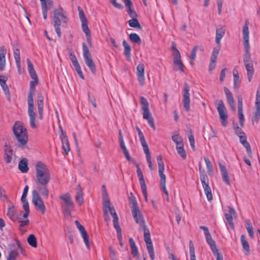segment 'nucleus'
Listing matches in <instances>:
<instances>
[{"mask_svg": "<svg viewBox=\"0 0 260 260\" xmlns=\"http://www.w3.org/2000/svg\"><path fill=\"white\" fill-rule=\"evenodd\" d=\"M172 48L174 51V52L173 53V56H175L177 54V55H181L180 52L177 49L176 45L174 42H172Z\"/></svg>", "mask_w": 260, "mask_h": 260, "instance_id": "obj_64", "label": "nucleus"}, {"mask_svg": "<svg viewBox=\"0 0 260 260\" xmlns=\"http://www.w3.org/2000/svg\"><path fill=\"white\" fill-rule=\"evenodd\" d=\"M255 111L254 112V119L252 122L257 123L260 118V85H259L256 93L255 101Z\"/></svg>", "mask_w": 260, "mask_h": 260, "instance_id": "obj_17", "label": "nucleus"}, {"mask_svg": "<svg viewBox=\"0 0 260 260\" xmlns=\"http://www.w3.org/2000/svg\"><path fill=\"white\" fill-rule=\"evenodd\" d=\"M68 20L67 12L62 8H58L54 10L52 22L58 37H60L61 36V29L60 28L61 23H67Z\"/></svg>", "mask_w": 260, "mask_h": 260, "instance_id": "obj_3", "label": "nucleus"}, {"mask_svg": "<svg viewBox=\"0 0 260 260\" xmlns=\"http://www.w3.org/2000/svg\"><path fill=\"white\" fill-rule=\"evenodd\" d=\"M18 168L22 173H26L28 170L27 160L25 158H22L19 162Z\"/></svg>", "mask_w": 260, "mask_h": 260, "instance_id": "obj_39", "label": "nucleus"}, {"mask_svg": "<svg viewBox=\"0 0 260 260\" xmlns=\"http://www.w3.org/2000/svg\"><path fill=\"white\" fill-rule=\"evenodd\" d=\"M19 253L15 250L11 251L9 253V257L7 260H15V259L18 256Z\"/></svg>", "mask_w": 260, "mask_h": 260, "instance_id": "obj_60", "label": "nucleus"}, {"mask_svg": "<svg viewBox=\"0 0 260 260\" xmlns=\"http://www.w3.org/2000/svg\"><path fill=\"white\" fill-rule=\"evenodd\" d=\"M142 229L144 231V239L146 243L148 252L149 254L151 259L153 260L155 258V255L149 230L147 227Z\"/></svg>", "mask_w": 260, "mask_h": 260, "instance_id": "obj_14", "label": "nucleus"}, {"mask_svg": "<svg viewBox=\"0 0 260 260\" xmlns=\"http://www.w3.org/2000/svg\"><path fill=\"white\" fill-rule=\"evenodd\" d=\"M209 246H210V249H211L212 252H213V254L214 255V256H216V258L222 256L220 254V253L218 251V249L217 248L216 243L214 244H212V245L211 244V245H209Z\"/></svg>", "mask_w": 260, "mask_h": 260, "instance_id": "obj_54", "label": "nucleus"}, {"mask_svg": "<svg viewBox=\"0 0 260 260\" xmlns=\"http://www.w3.org/2000/svg\"><path fill=\"white\" fill-rule=\"evenodd\" d=\"M234 87L235 89H238L240 84L239 75L237 70H234Z\"/></svg>", "mask_w": 260, "mask_h": 260, "instance_id": "obj_42", "label": "nucleus"}, {"mask_svg": "<svg viewBox=\"0 0 260 260\" xmlns=\"http://www.w3.org/2000/svg\"><path fill=\"white\" fill-rule=\"evenodd\" d=\"M110 253V257L111 260H119L117 257V252L116 250L113 248L111 246L108 248Z\"/></svg>", "mask_w": 260, "mask_h": 260, "instance_id": "obj_48", "label": "nucleus"}, {"mask_svg": "<svg viewBox=\"0 0 260 260\" xmlns=\"http://www.w3.org/2000/svg\"><path fill=\"white\" fill-rule=\"evenodd\" d=\"M246 228L248 233V234L250 237L252 238L253 236V230L252 225L249 220H247L246 221Z\"/></svg>", "mask_w": 260, "mask_h": 260, "instance_id": "obj_50", "label": "nucleus"}, {"mask_svg": "<svg viewBox=\"0 0 260 260\" xmlns=\"http://www.w3.org/2000/svg\"><path fill=\"white\" fill-rule=\"evenodd\" d=\"M220 49V46H218V45H217V46L216 47H215L213 49V52H212V55L211 56V58H210L211 60H213V61H214V60L216 61Z\"/></svg>", "mask_w": 260, "mask_h": 260, "instance_id": "obj_49", "label": "nucleus"}, {"mask_svg": "<svg viewBox=\"0 0 260 260\" xmlns=\"http://www.w3.org/2000/svg\"><path fill=\"white\" fill-rule=\"evenodd\" d=\"M130 40L135 43L140 44L141 42V39L139 35L136 33H132L129 35Z\"/></svg>", "mask_w": 260, "mask_h": 260, "instance_id": "obj_46", "label": "nucleus"}, {"mask_svg": "<svg viewBox=\"0 0 260 260\" xmlns=\"http://www.w3.org/2000/svg\"><path fill=\"white\" fill-rule=\"evenodd\" d=\"M137 76L139 84L141 86L144 85L145 78L144 76V66L143 63H139L137 67Z\"/></svg>", "mask_w": 260, "mask_h": 260, "instance_id": "obj_21", "label": "nucleus"}, {"mask_svg": "<svg viewBox=\"0 0 260 260\" xmlns=\"http://www.w3.org/2000/svg\"><path fill=\"white\" fill-rule=\"evenodd\" d=\"M131 203L132 204V213L133 216L136 221L138 224L141 229H144L147 227L144 217L139 210L136 200L134 198H131Z\"/></svg>", "mask_w": 260, "mask_h": 260, "instance_id": "obj_7", "label": "nucleus"}, {"mask_svg": "<svg viewBox=\"0 0 260 260\" xmlns=\"http://www.w3.org/2000/svg\"><path fill=\"white\" fill-rule=\"evenodd\" d=\"M28 244L33 247H37V239L34 235L31 234L27 238Z\"/></svg>", "mask_w": 260, "mask_h": 260, "instance_id": "obj_45", "label": "nucleus"}, {"mask_svg": "<svg viewBox=\"0 0 260 260\" xmlns=\"http://www.w3.org/2000/svg\"><path fill=\"white\" fill-rule=\"evenodd\" d=\"M189 246L190 257L196 256L194 245H193V244L192 241H191V240L189 242Z\"/></svg>", "mask_w": 260, "mask_h": 260, "instance_id": "obj_62", "label": "nucleus"}, {"mask_svg": "<svg viewBox=\"0 0 260 260\" xmlns=\"http://www.w3.org/2000/svg\"><path fill=\"white\" fill-rule=\"evenodd\" d=\"M32 202L37 210L41 212L42 214L46 212V207L40 194L36 190L32 191Z\"/></svg>", "mask_w": 260, "mask_h": 260, "instance_id": "obj_13", "label": "nucleus"}, {"mask_svg": "<svg viewBox=\"0 0 260 260\" xmlns=\"http://www.w3.org/2000/svg\"><path fill=\"white\" fill-rule=\"evenodd\" d=\"M140 99L142 110H143V118L147 120L150 126L153 129H155V126L154 119L149 109V103L147 99L143 96H141Z\"/></svg>", "mask_w": 260, "mask_h": 260, "instance_id": "obj_10", "label": "nucleus"}, {"mask_svg": "<svg viewBox=\"0 0 260 260\" xmlns=\"http://www.w3.org/2000/svg\"><path fill=\"white\" fill-rule=\"evenodd\" d=\"M103 212L104 216L105 218V220L106 221L110 220V217L108 215V212H109L111 215L112 214V210H114V212L116 213L115 210L113 206H110V202L108 198L104 197V203H103Z\"/></svg>", "mask_w": 260, "mask_h": 260, "instance_id": "obj_18", "label": "nucleus"}, {"mask_svg": "<svg viewBox=\"0 0 260 260\" xmlns=\"http://www.w3.org/2000/svg\"><path fill=\"white\" fill-rule=\"evenodd\" d=\"M249 32L248 29V22L246 21L244 25L243 28V45L245 51V53L243 55V62L244 63L252 62L253 60L251 57V54L250 52V47L249 43Z\"/></svg>", "mask_w": 260, "mask_h": 260, "instance_id": "obj_4", "label": "nucleus"}, {"mask_svg": "<svg viewBox=\"0 0 260 260\" xmlns=\"http://www.w3.org/2000/svg\"><path fill=\"white\" fill-rule=\"evenodd\" d=\"M82 28L83 31L86 34V36H88L90 34V30L88 27L87 21H86V22H82Z\"/></svg>", "mask_w": 260, "mask_h": 260, "instance_id": "obj_58", "label": "nucleus"}, {"mask_svg": "<svg viewBox=\"0 0 260 260\" xmlns=\"http://www.w3.org/2000/svg\"><path fill=\"white\" fill-rule=\"evenodd\" d=\"M157 161L158 165V174L159 176L160 177V186L161 189L162 190L164 193L165 194L166 196V200L168 202L169 201V193L167 191L166 186V177L164 174L165 171V166L162 160V158L161 155H158L157 157Z\"/></svg>", "mask_w": 260, "mask_h": 260, "instance_id": "obj_8", "label": "nucleus"}, {"mask_svg": "<svg viewBox=\"0 0 260 260\" xmlns=\"http://www.w3.org/2000/svg\"><path fill=\"white\" fill-rule=\"evenodd\" d=\"M112 217L113 218V225L114 228L116 229L117 232V238L119 242H121V241H122V233H121V228L119 225L118 223V217L114 211V210H112Z\"/></svg>", "mask_w": 260, "mask_h": 260, "instance_id": "obj_20", "label": "nucleus"}, {"mask_svg": "<svg viewBox=\"0 0 260 260\" xmlns=\"http://www.w3.org/2000/svg\"><path fill=\"white\" fill-rule=\"evenodd\" d=\"M172 140L176 144V146H182V144H184L182 138L177 132L173 134L172 135Z\"/></svg>", "mask_w": 260, "mask_h": 260, "instance_id": "obj_40", "label": "nucleus"}, {"mask_svg": "<svg viewBox=\"0 0 260 260\" xmlns=\"http://www.w3.org/2000/svg\"><path fill=\"white\" fill-rule=\"evenodd\" d=\"M70 59L72 62L73 65L74 66V68H76L80 66L76 56L74 55L71 54Z\"/></svg>", "mask_w": 260, "mask_h": 260, "instance_id": "obj_63", "label": "nucleus"}, {"mask_svg": "<svg viewBox=\"0 0 260 260\" xmlns=\"http://www.w3.org/2000/svg\"><path fill=\"white\" fill-rule=\"evenodd\" d=\"M1 86L2 87L4 91V92L5 93L6 97L7 98V99L8 100V101H10L11 95L8 85H7V84H5L1 85Z\"/></svg>", "mask_w": 260, "mask_h": 260, "instance_id": "obj_52", "label": "nucleus"}, {"mask_svg": "<svg viewBox=\"0 0 260 260\" xmlns=\"http://www.w3.org/2000/svg\"><path fill=\"white\" fill-rule=\"evenodd\" d=\"M217 109L219 113L221 124L223 126L225 127L227 125L228 123V115L225 113V107L222 100H220L218 102Z\"/></svg>", "mask_w": 260, "mask_h": 260, "instance_id": "obj_15", "label": "nucleus"}, {"mask_svg": "<svg viewBox=\"0 0 260 260\" xmlns=\"http://www.w3.org/2000/svg\"><path fill=\"white\" fill-rule=\"evenodd\" d=\"M75 223L80 233L81 237H82L84 242L86 245V247L88 250H89L90 245L89 242V238L84 227L80 223L78 220H76L75 221Z\"/></svg>", "mask_w": 260, "mask_h": 260, "instance_id": "obj_19", "label": "nucleus"}, {"mask_svg": "<svg viewBox=\"0 0 260 260\" xmlns=\"http://www.w3.org/2000/svg\"><path fill=\"white\" fill-rule=\"evenodd\" d=\"M7 50L5 46L0 47V70L4 71L6 67V54Z\"/></svg>", "mask_w": 260, "mask_h": 260, "instance_id": "obj_30", "label": "nucleus"}, {"mask_svg": "<svg viewBox=\"0 0 260 260\" xmlns=\"http://www.w3.org/2000/svg\"><path fill=\"white\" fill-rule=\"evenodd\" d=\"M13 151L10 148H8L5 149V153L4 155V159L6 163H10L12 160Z\"/></svg>", "mask_w": 260, "mask_h": 260, "instance_id": "obj_41", "label": "nucleus"}, {"mask_svg": "<svg viewBox=\"0 0 260 260\" xmlns=\"http://www.w3.org/2000/svg\"><path fill=\"white\" fill-rule=\"evenodd\" d=\"M190 87L188 84L185 83L184 85L183 94V106L187 111L190 110Z\"/></svg>", "mask_w": 260, "mask_h": 260, "instance_id": "obj_16", "label": "nucleus"}, {"mask_svg": "<svg viewBox=\"0 0 260 260\" xmlns=\"http://www.w3.org/2000/svg\"><path fill=\"white\" fill-rule=\"evenodd\" d=\"M236 214V211L235 209L229 206L228 207V213H226L224 214L225 218L229 223L230 226L232 229L234 228V224L233 222V217L235 216Z\"/></svg>", "mask_w": 260, "mask_h": 260, "instance_id": "obj_27", "label": "nucleus"}, {"mask_svg": "<svg viewBox=\"0 0 260 260\" xmlns=\"http://www.w3.org/2000/svg\"><path fill=\"white\" fill-rule=\"evenodd\" d=\"M204 160L206 165L208 172L209 173H212L213 172V167L211 161L207 157H204Z\"/></svg>", "mask_w": 260, "mask_h": 260, "instance_id": "obj_53", "label": "nucleus"}, {"mask_svg": "<svg viewBox=\"0 0 260 260\" xmlns=\"http://www.w3.org/2000/svg\"><path fill=\"white\" fill-rule=\"evenodd\" d=\"M240 240L244 254L246 255H249L250 249L248 242L246 241L245 237L244 235H242L241 236Z\"/></svg>", "mask_w": 260, "mask_h": 260, "instance_id": "obj_38", "label": "nucleus"}, {"mask_svg": "<svg viewBox=\"0 0 260 260\" xmlns=\"http://www.w3.org/2000/svg\"><path fill=\"white\" fill-rule=\"evenodd\" d=\"M75 200L79 205H81L83 202V192L80 188L76 192Z\"/></svg>", "mask_w": 260, "mask_h": 260, "instance_id": "obj_43", "label": "nucleus"}, {"mask_svg": "<svg viewBox=\"0 0 260 260\" xmlns=\"http://www.w3.org/2000/svg\"><path fill=\"white\" fill-rule=\"evenodd\" d=\"M218 165L220 168L221 175L223 182L227 185H231V183L229 176V173L225 166L223 165L221 162H219Z\"/></svg>", "mask_w": 260, "mask_h": 260, "instance_id": "obj_22", "label": "nucleus"}, {"mask_svg": "<svg viewBox=\"0 0 260 260\" xmlns=\"http://www.w3.org/2000/svg\"><path fill=\"white\" fill-rule=\"evenodd\" d=\"M141 144L143 147L144 151L146 155L150 154L149 150L148 145L145 141V138L140 140Z\"/></svg>", "mask_w": 260, "mask_h": 260, "instance_id": "obj_55", "label": "nucleus"}, {"mask_svg": "<svg viewBox=\"0 0 260 260\" xmlns=\"http://www.w3.org/2000/svg\"><path fill=\"white\" fill-rule=\"evenodd\" d=\"M62 142V149L64 152L66 154H68L70 150L69 143L68 139L66 136L62 135L61 136Z\"/></svg>", "mask_w": 260, "mask_h": 260, "instance_id": "obj_35", "label": "nucleus"}, {"mask_svg": "<svg viewBox=\"0 0 260 260\" xmlns=\"http://www.w3.org/2000/svg\"><path fill=\"white\" fill-rule=\"evenodd\" d=\"M13 130L18 141L22 145L25 144L28 140L26 128L22 123L17 121L15 123Z\"/></svg>", "mask_w": 260, "mask_h": 260, "instance_id": "obj_6", "label": "nucleus"}, {"mask_svg": "<svg viewBox=\"0 0 260 260\" xmlns=\"http://www.w3.org/2000/svg\"><path fill=\"white\" fill-rule=\"evenodd\" d=\"M140 99L142 110H143V118L147 120L150 126L153 129H155V126L154 119L149 109V103L147 99L143 96H141Z\"/></svg>", "mask_w": 260, "mask_h": 260, "instance_id": "obj_9", "label": "nucleus"}, {"mask_svg": "<svg viewBox=\"0 0 260 260\" xmlns=\"http://www.w3.org/2000/svg\"><path fill=\"white\" fill-rule=\"evenodd\" d=\"M244 64L245 69L247 71L248 80L249 82H250L251 81L254 72V70L253 68V62L252 61Z\"/></svg>", "mask_w": 260, "mask_h": 260, "instance_id": "obj_33", "label": "nucleus"}, {"mask_svg": "<svg viewBox=\"0 0 260 260\" xmlns=\"http://www.w3.org/2000/svg\"><path fill=\"white\" fill-rule=\"evenodd\" d=\"M61 201V207L62 211L65 216H70L74 208V204L69 193H66L59 196Z\"/></svg>", "mask_w": 260, "mask_h": 260, "instance_id": "obj_5", "label": "nucleus"}, {"mask_svg": "<svg viewBox=\"0 0 260 260\" xmlns=\"http://www.w3.org/2000/svg\"><path fill=\"white\" fill-rule=\"evenodd\" d=\"M48 184L41 185V184L36 183V189L38 192L41 193V194L44 196L45 198H48L49 196V190L47 188Z\"/></svg>", "mask_w": 260, "mask_h": 260, "instance_id": "obj_31", "label": "nucleus"}, {"mask_svg": "<svg viewBox=\"0 0 260 260\" xmlns=\"http://www.w3.org/2000/svg\"><path fill=\"white\" fill-rule=\"evenodd\" d=\"M127 8V13L132 18H137L136 12L132 9V3L131 0H122Z\"/></svg>", "mask_w": 260, "mask_h": 260, "instance_id": "obj_32", "label": "nucleus"}, {"mask_svg": "<svg viewBox=\"0 0 260 260\" xmlns=\"http://www.w3.org/2000/svg\"><path fill=\"white\" fill-rule=\"evenodd\" d=\"M225 32L224 26L220 25L216 29L215 42L218 46H220V42Z\"/></svg>", "mask_w": 260, "mask_h": 260, "instance_id": "obj_26", "label": "nucleus"}, {"mask_svg": "<svg viewBox=\"0 0 260 260\" xmlns=\"http://www.w3.org/2000/svg\"><path fill=\"white\" fill-rule=\"evenodd\" d=\"M197 50L198 47L195 46L191 51V53L189 57V62L191 65H193L194 63V60L196 57Z\"/></svg>", "mask_w": 260, "mask_h": 260, "instance_id": "obj_51", "label": "nucleus"}, {"mask_svg": "<svg viewBox=\"0 0 260 260\" xmlns=\"http://www.w3.org/2000/svg\"><path fill=\"white\" fill-rule=\"evenodd\" d=\"M36 183L41 185L48 184L51 175L48 167L43 162L39 161L36 164Z\"/></svg>", "mask_w": 260, "mask_h": 260, "instance_id": "obj_2", "label": "nucleus"}, {"mask_svg": "<svg viewBox=\"0 0 260 260\" xmlns=\"http://www.w3.org/2000/svg\"><path fill=\"white\" fill-rule=\"evenodd\" d=\"M173 63L174 65V69L176 71H180L181 72H184V66L181 60V55L173 56Z\"/></svg>", "mask_w": 260, "mask_h": 260, "instance_id": "obj_28", "label": "nucleus"}, {"mask_svg": "<svg viewBox=\"0 0 260 260\" xmlns=\"http://www.w3.org/2000/svg\"><path fill=\"white\" fill-rule=\"evenodd\" d=\"M176 149L179 155L183 159H185L186 158V153L184 148V144H182V146H176Z\"/></svg>", "mask_w": 260, "mask_h": 260, "instance_id": "obj_44", "label": "nucleus"}, {"mask_svg": "<svg viewBox=\"0 0 260 260\" xmlns=\"http://www.w3.org/2000/svg\"><path fill=\"white\" fill-rule=\"evenodd\" d=\"M242 144L243 146V147H244L246 148L248 155L250 157H251L252 154V151H251V147H250L249 143L247 141H246V142L243 143Z\"/></svg>", "mask_w": 260, "mask_h": 260, "instance_id": "obj_59", "label": "nucleus"}, {"mask_svg": "<svg viewBox=\"0 0 260 260\" xmlns=\"http://www.w3.org/2000/svg\"><path fill=\"white\" fill-rule=\"evenodd\" d=\"M200 177L204 188L205 193L206 196L208 201H211L212 200V194L211 189L209 185V178L205 170H202L199 168Z\"/></svg>", "mask_w": 260, "mask_h": 260, "instance_id": "obj_11", "label": "nucleus"}, {"mask_svg": "<svg viewBox=\"0 0 260 260\" xmlns=\"http://www.w3.org/2000/svg\"><path fill=\"white\" fill-rule=\"evenodd\" d=\"M135 165L137 167V173L138 175V177L139 178V180L140 182V186L141 187H143L146 186L145 182V180L144 178V176L143 175V173L141 170V168L138 164L135 163Z\"/></svg>", "mask_w": 260, "mask_h": 260, "instance_id": "obj_37", "label": "nucleus"}, {"mask_svg": "<svg viewBox=\"0 0 260 260\" xmlns=\"http://www.w3.org/2000/svg\"><path fill=\"white\" fill-rule=\"evenodd\" d=\"M78 10L79 11V16L80 17V19L81 20V22H86L87 20V19L84 15V11L82 9L80 8V7H78Z\"/></svg>", "mask_w": 260, "mask_h": 260, "instance_id": "obj_61", "label": "nucleus"}, {"mask_svg": "<svg viewBox=\"0 0 260 260\" xmlns=\"http://www.w3.org/2000/svg\"><path fill=\"white\" fill-rule=\"evenodd\" d=\"M122 45L124 47V55L125 56L126 59L128 60L131 59V48L129 44L126 42L125 40H123L122 42Z\"/></svg>", "mask_w": 260, "mask_h": 260, "instance_id": "obj_36", "label": "nucleus"}, {"mask_svg": "<svg viewBox=\"0 0 260 260\" xmlns=\"http://www.w3.org/2000/svg\"><path fill=\"white\" fill-rule=\"evenodd\" d=\"M238 109L239 124L241 127H243L244 125L245 118L243 113L242 99L241 97H238Z\"/></svg>", "mask_w": 260, "mask_h": 260, "instance_id": "obj_23", "label": "nucleus"}, {"mask_svg": "<svg viewBox=\"0 0 260 260\" xmlns=\"http://www.w3.org/2000/svg\"><path fill=\"white\" fill-rule=\"evenodd\" d=\"M129 245L131 249V253L134 257L139 258L140 255L138 251V248L135 243L134 239L132 238L129 239Z\"/></svg>", "mask_w": 260, "mask_h": 260, "instance_id": "obj_34", "label": "nucleus"}, {"mask_svg": "<svg viewBox=\"0 0 260 260\" xmlns=\"http://www.w3.org/2000/svg\"><path fill=\"white\" fill-rule=\"evenodd\" d=\"M128 25L132 27L141 28V25L137 18H132L128 21Z\"/></svg>", "mask_w": 260, "mask_h": 260, "instance_id": "obj_47", "label": "nucleus"}, {"mask_svg": "<svg viewBox=\"0 0 260 260\" xmlns=\"http://www.w3.org/2000/svg\"><path fill=\"white\" fill-rule=\"evenodd\" d=\"M44 100V96L41 94L38 93L37 98V104L38 109L39 117L41 119L43 118Z\"/></svg>", "mask_w": 260, "mask_h": 260, "instance_id": "obj_25", "label": "nucleus"}, {"mask_svg": "<svg viewBox=\"0 0 260 260\" xmlns=\"http://www.w3.org/2000/svg\"><path fill=\"white\" fill-rule=\"evenodd\" d=\"M7 215L11 220L14 221L17 220L18 218L17 215V208L11 202H10L8 205Z\"/></svg>", "mask_w": 260, "mask_h": 260, "instance_id": "obj_24", "label": "nucleus"}, {"mask_svg": "<svg viewBox=\"0 0 260 260\" xmlns=\"http://www.w3.org/2000/svg\"><path fill=\"white\" fill-rule=\"evenodd\" d=\"M188 138L190 143V146L193 150L195 149V142L194 139V136L190 132L188 135Z\"/></svg>", "mask_w": 260, "mask_h": 260, "instance_id": "obj_57", "label": "nucleus"}, {"mask_svg": "<svg viewBox=\"0 0 260 260\" xmlns=\"http://www.w3.org/2000/svg\"><path fill=\"white\" fill-rule=\"evenodd\" d=\"M32 81L30 82V87L27 96L28 114L29 117L30 126L32 128L37 127L36 124V113L34 112V104L33 95L35 91L36 86L39 83L38 77L31 78Z\"/></svg>", "mask_w": 260, "mask_h": 260, "instance_id": "obj_1", "label": "nucleus"}, {"mask_svg": "<svg viewBox=\"0 0 260 260\" xmlns=\"http://www.w3.org/2000/svg\"><path fill=\"white\" fill-rule=\"evenodd\" d=\"M13 53L16 63L19 64V61H20L21 60L19 49L18 48H14Z\"/></svg>", "mask_w": 260, "mask_h": 260, "instance_id": "obj_56", "label": "nucleus"}, {"mask_svg": "<svg viewBox=\"0 0 260 260\" xmlns=\"http://www.w3.org/2000/svg\"><path fill=\"white\" fill-rule=\"evenodd\" d=\"M83 55L85 64L88 67L93 74L96 73V68L93 62L90 53L87 45L84 43L82 44Z\"/></svg>", "mask_w": 260, "mask_h": 260, "instance_id": "obj_12", "label": "nucleus"}, {"mask_svg": "<svg viewBox=\"0 0 260 260\" xmlns=\"http://www.w3.org/2000/svg\"><path fill=\"white\" fill-rule=\"evenodd\" d=\"M224 91L226 95V99L228 104L230 106L232 110L233 111H235L236 107L235 106L234 100L233 96V94L231 91L227 88L224 87Z\"/></svg>", "mask_w": 260, "mask_h": 260, "instance_id": "obj_29", "label": "nucleus"}]
</instances>
